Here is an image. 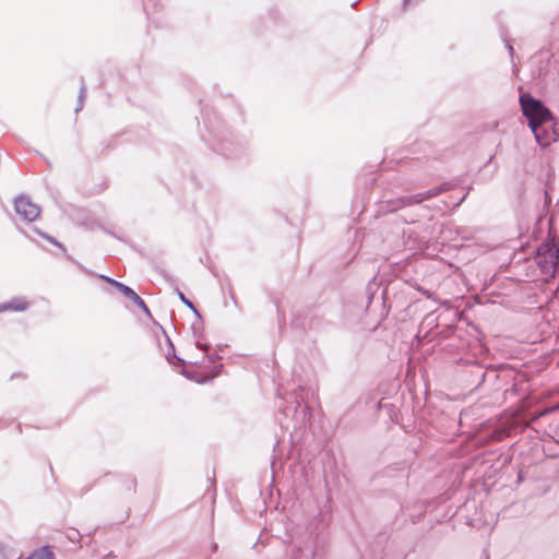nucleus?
Instances as JSON below:
<instances>
[{
    "label": "nucleus",
    "mask_w": 559,
    "mask_h": 559,
    "mask_svg": "<svg viewBox=\"0 0 559 559\" xmlns=\"http://www.w3.org/2000/svg\"><path fill=\"white\" fill-rule=\"evenodd\" d=\"M520 104L531 129H535L538 123L554 120L551 111L539 99L534 98L528 93L520 96Z\"/></svg>",
    "instance_id": "nucleus-1"
},
{
    "label": "nucleus",
    "mask_w": 559,
    "mask_h": 559,
    "mask_svg": "<svg viewBox=\"0 0 559 559\" xmlns=\"http://www.w3.org/2000/svg\"><path fill=\"white\" fill-rule=\"evenodd\" d=\"M450 190L449 183H442L438 187L431 188L425 192L416 193L413 195L401 197L395 200L386 201L383 203L382 209L386 212H394L405 206L419 204L426 200L432 199L445 191Z\"/></svg>",
    "instance_id": "nucleus-2"
},
{
    "label": "nucleus",
    "mask_w": 559,
    "mask_h": 559,
    "mask_svg": "<svg viewBox=\"0 0 559 559\" xmlns=\"http://www.w3.org/2000/svg\"><path fill=\"white\" fill-rule=\"evenodd\" d=\"M16 214L26 222L35 221L40 214V207L26 195H20L14 201Z\"/></svg>",
    "instance_id": "nucleus-3"
},
{
    "label": "nucleus",
    "mask_w": 559,
    "mask_h": 559,
    "mask_svg": "<svg viewBox=\"0 0 559 559\" xmlns=\"http://www.w3.org/2000/svg\"><path fill=\"white\" fill-rule=\"evenodd\" d=\"M531 130L534 133L536 142L543 147L556 142L559 136L552 120L550 122L538 123L535 129Z\"/></svg>",
    "instance_id": "nucleus-4"
},
{
    "label": "nucleus",
    "mask_w": 559,
    "mask_h": 559,
    "mask_svg": "<svg viewBox=\"0 0 559 559\" xmlns=\"http://www.w3.org/2000/svg\"><path fill=\"white\" fill-rule=\"evenodd\" d=\"M115 287L128 299H130L135 306H138L147 316L151 314L144 300L129 286L122 283H116Z\"/></svg>",
    "instance_id": "nucleus-5"
},
{
    "label": "nucleus",
    "mask_w": 559,
    "mask_h": 559,
    "mask_svg": "<svg viewBox=\"0 0 559 559\" xmlns=\"http://www.w3.org/2000/svg\"><path fill=\"white\" fill-rule=\"evenodd\" d=\"M27 308V302L23 298H14L11 301L0 304V312L12 310L23 311Z\"/></svg>",
    "instance_id": "nucleus-6"
},
{
    "label": "nucleus",
    "mask_w": 559,
    "mask_h": 559,
    "mask_svg": "<svg viewBox=\"0 0 559 559\" xmlns=\"http://www.w3.org/2000/svg\"><path fill=\"white\" fill-rule=\"evenodd\" d=\"M167 342H168L169 350L166 354V359L168 360V362L171 365L183 366L185 360L175 354V347H174V344L171 343V341L169 338H167Z\"/></svg>",
    "instance_id": "nucleus-7"
},
{
    "label": "nucleus",
    "mask_w": 559,
    "mask_h": 559,
    "mask_svg": "<svg viewBox=\"0 0 559 559\" xmlns=\"http://www.w3.org/2000/svg\"><path fill=\"white\" fill-rule=\"evenodd\" d=\"M293 396H294V401H293L294 405L290 407H285L283 409V413L285 416H288L289 414H296L298 407H300V405H301V401H299V396L296 391L293 393Z\"/></svg>",
    "instance_id": "nucleus-8"
},
{
    "label": "nucleus",
    "mask_w": 559,
    "mask_h": 559,
    "mask_svg": "<svg viewBox=\"0 0 559 559\" xmlns=\"http://www.w3.org/2000/svg\"><path fill=\"white\" fill-rule=\"evenodd\" d=\"M85 94H86V86H85L84 81L82 80L80 93H79V97H78V106L75 108V111H79L83 108Z\"/></svg>",
    "instance_id": "nucleus-9"
},
{
    "label": "nucleus",
    "mask_w": 559,
    "mask_h": 559,
    "mask_svg": "<svg viewBox=\"0 0 559 559\" xmlns=\"http://www.w3.org/2000/svg\"><path fill=\"white\" fill-rule=\"evenodd\" d=\"M176 292H177V295L179 297V299L188 307L190 308L197 316L200 317V313L199 311L197 310V308L194 307L193 302L190 301L183 293H181L178 288H176Z\"/></svg>",
    "instance_id": "nucleus-10"
},
{
    "label": "nucleus",
    "mask_w": 559,
    "mask_h": 559,
    "mask_svg": "<svg viewBox=\"0 0 559 559\" xmlns=\"http://www.w3.org/2000/svg\"><path fill=\"white\" fill-rule=\"evenodd\" d=\"M67 537L69 540H71L72 543H80L81 538H82V535L81 533L78 531V530H74V528H70L68 532H67Z\"/></svg>",
    "instance_id": "nucleus-11"
},
{
    "label": "nucleus",
    "mask_w": 559,
    "mask_h": 559,
    "mask_svg": "<svg viewBox=\"0 0 559 559\" xmlns=\"http://www.w3.org/2000/svg\"><path fill=\"white\" fill-rule=\"evenodd\" d=\"M37 233L45 239H47L49 242L53 243L55 246H57L58 248H60L61 250L66 251V248L62 243H60L57 239H55L53 237L40 231V230H37Z\"/></svg>",
    "instance_id": "nucleus-12"
},
{
    "label": "nucleus",
    "mask_w": 559,
    "mask_h": 559,
    "mask_svg": "<svg viewBox=\"0 0 559 559\" xmlns=\"http://www.w3.org/2000/svg\"><path fill=\"white\" fill-rule=\"evenodd\" d=\"M100 278H102V280H104V281H106L107 283H109V284H110V285H112L114 287H115V284H116V283H119L118 281H116V280H114V278H110V277H108V276H106V275H100Z\"/></svg>",
    "instance_id": "nucleus-13"
},
{
    "label": "nucleus",
    "mask_w": 559,
    "mask_h": 559,
    "mask_svg": "<svg viewBox=\"0 0 559 559\" xmlns=\"http://www.w3.org/2000/svg\"><path fill=\"white\" fill-rule=\"evenodd\" d=\"M419 292H421L424 295H426L428 298L431 297V294L428 290H425L423 288H418Z\"/></svg>",
    "instance_id": "nucleus-14"
},
{
    "label": "nucleus",
    "mask_w": 559,
    "mask_h": 559,
    "mask_svg": "<svg viewBox=\"0 0 559 559\" xmlns=\"http://www.w3.org/2000/svg\"><path fill=\"white\" fill-rule=\"evenodd\" d=\"M411 4V0H404V8H407Z\"/></svg>",
    "instance_id": "nucleus-15"
},
{
    "label": "nucleus",
    "mask_w": 559,
    "mask_h": 559,
    "mask_svg": "<svg viewBox=\"0 0 559 559\" xmlns=\"http://www.w3.org/2000/svg\"><path fill=\"white\" fill-rule=\"evenodd\" d=\"M508 49H509V52L512 55L513 53V47L511 45H508Z\"/></svg>",
    "instance_id": "nucleus-16"
},
{
    "label": "nucleus",
    "mask_w": 559,
    "mask_h": 559,
    "mask_svg": "<svg viewBox=\"0 0 559 559\" xmlns=\"http://www.w3.org/2000/svg\"><path fill=\"white\" fill-rule=\"evenodd\" d=\"M197 347L205 349V347L203 345H201L200 342L197 343Z\"/></svg>",
    "instance_id": "nucleus-17"
}]
</instances>
